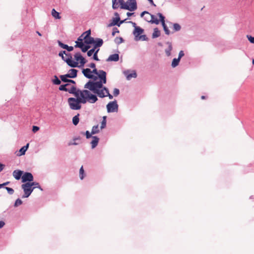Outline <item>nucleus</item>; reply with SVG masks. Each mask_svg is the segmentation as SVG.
<instances>
[{
  "label": "nucleus",
  "mask_w": 254,
  "mask_h": 254,
  "mask_svg": "<svg viewBox=\"0 0 254 254\" xmlns=\"http://www.w3.org/2000/svg\"><path fill=\"white\" fill-rule=\"evenodd\" d=\"M144 15H145L144 19L147 22L156 24H158L159 23V20H155L154 21H152L151 20V14L149 13L148 11H144L140 14L141 17H143Z\"/></svg>",
  "instance_id": "6e6552de"
},
{
  "label": "nucleus",
  "mask_w": 254,
  "mask_h": 254,
  "mask_svg": "<svg viewBox=\"0 0 254 254\" xmlns=\"http://www.w3.org/2000/svg\"><path fill=\"white\" fill-rule=\"evenodd\" d=\"M180 60L178 58H175L173 60V61H172V66L173 67H176L177 65H178L179 64V62H180Z\"/></svg>",
  "instance_id": "c756f323"
},
{
  "label": "nucleus",
  "mask_w": 254,
  "mask_h": 254,
  "mask_svg": "<svg viewBox=\"0 0 254 254\" xmlns=\"http://www.w3.org/2000/svg\"><path fill=\"white\" fill-rule=\"evenodd\" d=\"M92 134H91V132L90 133L89 131L87 130L86 132H85V135H86V137L87 138H90L91 137H92L91 135Z\"/></svg>",
  "instance_id": "3c124183"
},
{
  "label": "nucleus",
  "mask_w": 254,
  "mask_h": 254,
  "mask_svg": "<svg viewBox=\"0 0 254 254\" xmlns=\"http://www.w3.org/2000/svg\"><path fill=\"white\" fill-rule=\"evenodd\" d=\"M115 15L117 17L113 19V21L109 25V26H112L114 25H117L118 26H120V25L123 23V22H124V20H122L119 23H118V22L120 20L119 15L117 12L115 13Z\"/></svg>",
  "instance_id": "4468645a"
},
{
  "label": "nucleus",
  "mask_w": 254,
  "mask_h": 254,
  "mask_svg": "<svg viewBox=\"0 0 254 254\" xmlns=\"http://www.w3.org/2000/svg\"><path fill=\"white\" fill-rule=\"evenodd\" d=\"M83 39H85L84 42L86 44H92L95 43V40L94 38L92 37L89 36L88 38H83Z\"/></svg>",
  "instance_id": "393cba45"
},
{
  "label": "nucleus",
  "mask_w": 254,
  "mask_h": 254,
  "mask_svg": "<svg viewBox=\"0 0 254 254\" xmlns=\"http://www.w3.org/2000/svg\"><path fill=\"white\" fill-rule=\"evenodd\" d=\"M184 56V53L183 51H180V52L179 53V56H178V58L180 60H181L182 57H183Z\"/></svg>",
  "instance_id": "603ef678"
},
{
  "label": "nucleus",
  "mask_w": 254,
  "mask_h": 254,
  "mask_svg": "<svg viewBox=\"0 0 254 254\" xmlns=\"http://www.w3.org/2000/svg\"><path fill=\"white\" fill-rule=\"evenodd\" d=\"M79 114H78L77 115L75 116L72 118V123H73V124L75 126L77 125L79 123Z\"/></svg>",
  "instance_id": "c85d7f7f"
},
{
  "label": "nucleus",
  "mask_w": 254,
  "mask_h": 254,
  "mask_svg": "<svg viewBox=\"0 0 254 254\" xmlns=\"http://www.w3.org/2000/svg\"><path fill=\"white\" fill-rule=\"evenodd\" d=\"M84 91V90H81L79 89H77L76 88L73 86L70 89H68L67 92H68L70 94H73L75 96H78L81 95V93Z\"/></svg>",
  "instance_id": "2eb2a0df"
},
{
  "label": "nucleus",
  "mask_w": 254,
  "mask_h": 254,
  "mask_svg": "<svg viewBox=\"0 0 254 254\" xmlns=\"http://www.w3.org/2000/svg\"><path fill=\"white\" fill-rule=\"evenodd\" d=\"M157 15L159 16V17L160 18L159 21H160L161 22V24L163 27V29L165 32V34L168 35H169L170 33V30H169L168 28L167 27V25L165 24V17L161 13H158Z\"/></svg>",
  "instance_id": "1a4fd4ad"
},
{
  "label": "nucleus",
  "mask_w": 254,
  "mask_h": 254,
  "mask_svg": "<svg viewBox=\"0 0 254 254\" xmlns=\"http://www.w3.org/2000/svg\"><path fill=\"white\" fill-rule=\"evenodd\" d=\"M166 44L168 45V48L165 50V53L166 55L169 57L171 55V51L172 50V46L171 43L169 42H167Z\"/></svg>",
  "instance_id": "5701e85b"
},
{
  "label": "nucleus",
  "mask_w": 254,
  "mask_h": 254,
  "mask_svg": "<svg viewBox=\"0 0 254 254\" xmlns=\"http://www.w3.org/2000/svg\"><path fill=\"white\" fill-rule=\"evenodd\" d=\"M52 81L53 83L55 85H59L61 83V80L58 78L57 75L54 76V79H53Z\"/></svg>",
  "instance_id": "2f4dec72"
},
{
  "label": "nucleus",
  "mask_w": 254,
  "mask_h": 254,
  "mask_svg": "<svg viewBox=\"0 0 254 254\" xmlns=\"http://www.w3.org/2000/svg\"><path fill=\"white\" fill-rule=\"evenodd\" d=\"M92 137L93 139H92V141L91 142V147H92V148H94L95 147H96L97 146L99 140V138L96 136H92Z\"/></svg>",
  "instance_id": "6ab92c4d"
},
{
  "label": "nucleus",
  "mask_w": 254,
  "mask_h": 254,
  "mask_svg": "<svg viewBox=\"0 0 254 254\" xmlns=\"http://www.w3.org/2000/svg\"><path fill=\"white\" fill-rule=\"evenodd\" d=\"M76 98L70 97L67 99V102L70 108L73 110H79L81 108L80 104H85L87 102L94 103L98 98L96 95L93 94L88 90L84 89L81 95L75 96Z\"/></svg>",
  "instance_id": "f257e3e1"
},
{
  "label": "nucleus",
  "mask_w": 254,
  "mask_h": 254,
  "mask_svg": "<svg viewBox=\"0 0 254 254\" xmlns=\"http://www.w3.org/2000/svg\"><path fill=\"white\" fill-rule=\"evenodd\" d=\"M113 94L115 96H117L120 94V90L118 88H115L113 91Z\"/></svg>",
  "instance_id": "49530a36"
},
{
  "label": "nucleus",
  "mask_w": 254,
  "mask_h": 254,
  "mask_svg": "<svg viewBox=\"0 0 254 254\" xmlns=\"http://www.w3.org/2000/svg\"><path fill=\"white\" fill-rule=\"evenodd\" d=\"M82 34L84 36L83 38H88L91 34V31L90 30H88L84 32Z\"/></svg>",
  "instance_id": "37998d69"
},
{
  "label": "nucleus",
  "mask_w": 254,
  "mask_h": 254,
  "mask_svg": "<svg viewBox=\"0 0 254 254\" xmlns=\"http://www.w3.org/2000/svg\"><path fill=\"white\" fill-rule=\"evenodd\" d=\"M5 225V223L3 221H0V228H2Z\"/></svg>",
  "instance_id": "bf43d9fd"
},
{
  "label": "nucleus",
  "mask_w": 254,
  "mask_h": 254,
  "mask_svg": "<svg viewBox=\"0 0 254 254\" xmlns=\"http://www.w3.org/2000/svg\"><path fill=\"white\" fill-rule=\"evenodd\" d=\"M88 66L92 68H94L96 67L95 64L93 63L90 64Z\"/></svg>",
  "instance_id": "4d7b16f0"
},
{
  "label": "nucleus",
  "mask_w": 254,
  "mask_h": 254,
  "mask_svg": "<svg viewBox=\"0 0 254 254\" xmlns=\"http://www.w3.org/2000/svg\"><path fill=\"white\" fill-rule=\"evenodd\" d=\"M147 39L146 38V35H141L139 37V40H141L142 41H145Z\"/></svg>",
  "instance_id": "5fc2aeb1"
},
{
  "label": "nucleus",
  "mask_w": 254,
  "mask_h": 254,
  "mask_svg": "<svg viewBox=\"0 0 254 254\" xmlns=\"http://www.w3.org/2000/svg\"><path fill=\"white\" fill-rule=\"evenodd\" d=\"M59 46L64 49L67 50L68 52L72 51L73 50V47L72 46H68L67 45L63 43L61 41H58Z\"/></svg>",
  "instance_id": "dca6fc26"
},
{
  "label": "nucleus",
  "mask_w": 254,
  "mask_h": 254,
  "mask_svg": "<svg viewBox=\"0 0 254 254\" xmlns=\"http://www.w3.org/2000/svg\"><path fill=\"white\" fill-rule=\"evenodd\" d=\"M107 96L109 97V99H112L113 98V96L109 93V90L108 91V92H107V94H106V97H107Z\"/></svg>",
  "instance_id": "6e6d98bb"
},
{
  "label": "nucleus",
  "mask_w": 254,
  "mask_h": 254,
  "mask_svg": "<svg viewBox=\"0 0 254 254\" xmlns=\"http://www.w3.org/2000/svg\"><path fill=\"white\" fill-rule=\"evenodd\" d=\"M63 75L64 76H65L66 77H67V78H71V77H70V76H71V75H70V74H69L68 73H67V74H66Z\"/></svg>",
  "instance_id": "e2e57ef3"
},
{
  "label": "nucleus",
  "mask_w": 254,
  "mask_h": 254,
  "mask_svg": "<svg viewBox=\"0 0 254 254\" xmlns=\"http://www.w3.org/2000/svg\"><path fill=\"white\" fill-rule=\"evenodd\" d=\"M112 7L114 9H116L120 6L121 8L123 9L122 7L125 5V1L124 0H112Z\"/></svg>",
  "instance_id": "f8f14e48"
},
{
  "label": "nucleus",
  "mask_w": 254,
  "mask_h": 254,
  "mask_svg": "<svg viewBox=\"0 0 254 254\" xmlns=\"http://www.w3.org/2000/svg\"><path fill=\"white\" fill-rule=\"evenodd\" d=\"M74 59L76 61L75 62H76L77 63H78V62L79 61L81 66H83L86 63V61L81 56L80 53H79V52H77L75 54Z\"/></svg>",
  "instance_id": "ddd939ff"
},
{
  "label": "nucleus",
  "mask_w": 254,
  "mask_h": 254,
  "mask_svg": "<svg viewBox=\"0 0 254 254\" xmlns=\"http://www.w3.org/2000/svg\"><path fill=\"white\" fill-rule=\"evenodd\" d=\"M90 48V46L89 45H84L82 48H81V51L85 53L88 51V50Z\"/></svg>",
  "instance_id": "a19ab883"
},
{
  "label": "nucleus",
  "mask_w": 254,
  "mask_h": 254,
  "mask_svg": "<svg viewBox=\"0 0 254 254\" xmlns=\"http://www.w3.org/2000/svg\"><path fill=\"white\" fill-rule=\"evenodd\" d=\"M99 131L100 130L99 129L98 125L94 126L92 127V131H91V134H94L97 133L99 132Z\"/></svg>",
  "instance_id": "7c9ffc66"
},
{
  "label": "nucleus",
  "mask_w": 254,
  "mask_h": 254,
  "mask_svg": "<svg viewBox=\"0 0 254 254\" xmlns=\"http://www.w3.org/2000/svg\"><path fill=\"white\" fill-rule=\"evenodd\" d=\"M247 37L249 41L252 43H254V37L250 35H247Z\"/></svg>",
  "instance_id": "8fccbe9b"
},
{
  "label": "nucleus",
  "mask_w": 254,
  "mask_h": 254,
  "mask_svg": "<svg viewBox=\"0 0 254 254\" xmlns=\"http://www.w3.org/2000/svg\"><path fill=\"white\" fill-rule=\"evenodd\" d=\"M69 84L66 83L65 84L62 85L59 87V90L61 91H67L68 89L66 88V86H68Z\"/></svg>",
  "instance_id": "473e14b6"
},
{
  "label": "nucleus",
  "mask_w": 254,
  "mask_h": 254,
  "mask_svg": "<svg viewBox=\"0 0 254 254\" xmlns=\"http://www.w3.org/2000/svg\"><path fill=\"white\" fill-rule=\"evenodd\" d=\"M123 9L128 10L130 11H134L137 9V3L136 0H127L125 2V5L122 7Z\"/></svg>",
  "instance_id": "39448f33"
},
{
  "label": "nucleus",
  "mask_w": 254,
  "mask_h": 254,
  "mask_svg": "<svg viewBox=\"0 0 254 254\" xmlns=\"http://www.w3.org/2000/svg\"><path fill=\"white\" fill-rule=\"evenodd\" d=\"M173 29L175 31H179L181 30V27L178 23H174L173 24Z\"/></svg>",
  "instance_id": "c9c22d12"
},
{
  "label": "nucleus",
  "mask_w": 254,
  "mask_h": 254,
  "mask_svg": "<svg viewBox=\"0 0 254 254\" xmlns=\"http://www.w3.org/2000/svg\"><path fill=\"white\" fill-rule=\"evenodd\" d=\"M67 82H70V83H72L73 84H75V82L74 80H71V79H68V81H67Z\"/></svg>",
  "instance_id": "69168bd1"
},
{
  "label": "nucleus",
  "mask_w": 254,
  "mask_h": 254,
  "mask_svg": "<svg viewBox=\"0 0 254 254\" xmlns=\"http://www.w3.org/2000/svg\"><path fill=\"white\" fill-rule=\"evenodd\" d=\"M4 165L0 163V172L3 170L4 169Z\"/></svg>",
  "instance_id": "052dcab7"
},
{
  "label": "nucleus",
  "mask_w": 254,
  "mask_h": 254,
  "mask_svg": "<svg viewBox=\"0 0 254 254\" xmlns=\"http://www.w3.org/2000/svg\"><path fill=\"white\" fill-rule=\"evenodd\" d=\"M119 33V30H118V29L116 27L113 28L112 33V36H114L116 33Z\"/></svg>",
  "instance_id": "de8ad7c7"
},
{
  "label": "nucleus",
  "mask_w": 254,
  "mask_h": 254,
  "mask_svg": "<svg viewBox=\"0 0 254 254\" xmlns=\"http://www.w3.org/2000/svg\"><path fill=\"white\" fill-rule=\"evenodd\" d=\"M59 56L62 58V59L66 63V64L71 67H75L78 66V64L76 62H74L72 60V56L70 54H66V56L67 58L65 59L63 54L60 52L59 54Z\"/></svg>",
  "instance_id": "7ed1b4c3"
},
{
  "label": "nucleus",
  "mask_w": 254,
  "mask_h": 254,
  "mask_svg": "<svg viewBox=\"0 0 254 254\" xmlns=\"http://www.w3.org/2000/svg\"><path fill=\"white\" fill-rule=\"evenodd\" d=\"M76 45L74 46L75 48H81L84 45V43L82 42H75Z\"/></svg>",
  "instance_id": "4c0bfd02"
},
{
  "label": "nucleus",
  "mask_w": 254,
  "mask_h": 254,
  "mask_svg": "<svg viewBox=\"0 0 254 254\" xmlns=\"http://www.w3.org/2000/svg\"><path fill=\"white\" fill-rule=\"evenodd\" d=\"M84 173L83 166H82L79 170V177L81 180H83L84 178Z\"/></svg>",
  "instance_id": "ea45409f"
},
{
  "label": "nucleus",
  "mask_w": 254,
  "mask_h": 254,
  "mask_svg": "<svg viewBox=\"0 0 254 254\" xmlns=\"http://www.w3.org/2000/svg\"><path fill=\"white\" fill-rule=\"evenodd\" d=\"M149 2L150 3V4L152 5H154V6H156L155 4H154L153 0H149Z\"/></svg>",
  "instance_id": "338daca9"
},
{
  "label": "nucleus",
  "mask_w": 254,
  "mask_h": 254,
  "mask_svg": "<svg viewBox=\"0 0 254 254\" xmlns=\"http://www.w3.org/2000/svg\"><path fill=\"white\" fill-rule=\"evenodd\" d=\"M92 74L94 73L98 75V77L100 79V81H103L104 84L106 83V72L103 70H99V71L96 68H93L91 70Z\"/></svg>",
  "instance_id": "423d86ee"
},
{
  "label": "nucleus",
  "mask_w": 254,
  "mask_h": 254,
  "mask_svg": "<svg viewBox=\"0 0 254 254\" xmlns=\"http://www.w3.org/2000/svg\"><path fill=\"white\" fill-rule=\"evenodd\" d=\"M107 109L108 113H113L118 111V105L116 100L110 102L107 105Z\"/></svg>",
  "instance_id": "0eeeda50"
},
{
  "label": "nucleus",
  "mask_w": 254,
  "mask_h": 254,
  "mask_svg": "<svg viewBox=\"0 0 254 254\" xmlns=\"http://www.w3.org/2000/svg\"><path fill=\"white\" fill-rule=\"evenodd\" d=\"M103 81L95 82L90 80L85 84L84 88L88 89L100 98H104L106 97L108 89L103 86Z\"/></svg>",
  "instance_id": "f03ea898"
},
{
  "label": "nucleus",
  "mask_w": 254,
  "mask_h": 254,
  "mask_svg": "<svg viewBox=\"0 0 254 254\" xmlns=\"http://www.w3.org/2000/svg\"><path fill=\"white\" fill-rule=\"evenodd\" d=\"M61 80L64 82H67L68 81V79L65 76H64L63 75H61L60 76Z\"/></svg>",
  "instance_id": "09e8293b"
},
{
  "label": "nucleus",
  "mask_w": 254,
  "mask_h": 254,
  "mask_svg": "<svg viewBox=\"0 0 254 254\" xmlns=\"http://www.w3.org/2000/svg\"><path fill=\"white\" fill-rule=\"evenodd\" d=\"M106 117L104 116L103 117V120L101 122V129H103L106 127Z\"/></svg>",
  "instance_id": "e433bc0d"
},
{
  "label": "nucleus",
  "mask_w": 254,
  "mask_h": 254,
  "mask_svg": "<svg viewBox=\"0 0 254 254\" xmlns=\"http://www.w3.org/2000/svg\"><path fill=\"white\" fill-rule=\"evenodd\" d=\"M84 36L83 35V34H82L78 38L77 40L76 41L82 42L83 40H85V39H83Z\"/></svg>",
  "instance_id": "864d4df0"
},
{
  "label": "nucleus",
  "mask_w": 254,
  "mask_h": 254,
  "mask_svg": "<svg viewBox=\"0 0 254 254\" xmlns=\"http://www.w3.org/2000/svg\"><path fill=\"white\" fill-rule=\"evenodd\" d=\"M99 49H97V50H95V52L93 53V59L95 60V61H99V59H98V56H97V54H98V52H99Z\"/></svg>",
  "instance_id": "58836bf2"
},
{
  "label": "nucleus",
  "mask_w": 254,
  "mask_h": 254,
  "mask_svg": "<svg viewBox=\"0 0 254 254\" xmlns=\"http://www.w3.org/2000/svg\"><path fill=\"white\" fill-rule=\"evenodd\" d=\"M52 15L56 19H60L61 16L60 13L57 12L55 9L52 10Z\"/></svg>",
  "instance_id": "cd10ccee"
},
{
  "label": "nucleus",
  "mask_w": 254,
  "mask_h": 254,
  "mask_svg": "<svg viewBox=\"0 0 254 254\" xmlns=\"http://www.w3.org/2000/svg\"><path fill=\"white\" fill-rule=\"evenodd\" d=\"M151 19L152 21H154L155 20H158L156 17L155 15H153V14H151Z\"/></svg>",
  "instance_id": "680f3d73"
},
{
  "label": "nucleus",
  "mask_w": 254,
  "mask_h": 254,
  "mask_svg": "<svg viewBox=\"0 0 254 254\" xmlns=\"http://www.w3.org/2000/svg\"><path fill=\"white\" fill-rule=\"evenodd\" d=\"M119 60V56L118 54L111 55L106 60L107 62L114 61L117 62Z\"/></svg>",
  "instance_id": "a211bd4d"
},
{
  "label": "nucleus",
  "mask_w": 254,
  "mask_h": 254,
  "mask_svg": "<svg viewBox=\"0 0 254 254\" xmlns=\"http://www.w3.org/2000/svg\"><path fill=\"white\" fill-rule=\"evenodd\" d=\"M125 73L126 75L127 79V80H130L132 77L135 78L137 76L136 73L134 71H133L132 73L129 74H127V72H125Z\"/></svg>",
  "instance_id": "a878e982"
},
{
  "label": "nucleus",
  "mask_w": 254,
  "mask_h": 254,
  "mask_svg": "<svg viewBox=\"0 0 254 254\" xmlns=\"http://www.w3.org/2000/svg\"><path fill=\"white\" fill-rule=\"evenodd\" d=\"M21 188L23 190L24 194L22 196V198H26L28 197L32 192L35 187H33L31 185H30V183H26L21 185Z\"/></svg>",
  "instance_id": "20e7f679"
},
{
  "label": "nucleus",
  "mask_w": 254,
  "mask_h": 254,
  "mask_svg": "<svg viewBox=\"0 0 254 254\" xmlns=\"http://www.w3.org/2000/svg\"><path fill=\"white\" fill-rule=\"evenodd\" d=\"M22 174L23 171L19 170H14L12 173L13 176L17 180H19L21 178Z\"/></svg>",
  "instance_id": "f3484780"
},
{
  "label": "nucleus",
  "mask_w": 254,
  "mask_h": 254,
  "mask_svg": "<svg viewBox=\"0 0 254 254\" xmlns=\"http://www.w3.org/2000/svg\"><path fill=\"white\" fill-rule=\"evenodd\" d=\"M9 183V182H6L3 184H1V185L2 186V187H3L4 186L7 185Z\"/></svg>",
  "instance_id": "0e129e2a"
},
{
  "label": "nucleus",
  "mask_w": 254,
  "mask_h": 254,
  "mask_svg": "<svg viewBox=\"0 0 254 254\" xmlns=\"http://www.w3.org/2000/svg\"><path fill=\"white\" fill-rule=\"evenodd\" d=\"M143 32V30L139 27L135 26L134 30L133 32L134 35L137 37L139 35Z\"/></svg>",
  "instance_id": "412c9836"
},
{
  "label": "nucleus",
  "mask_w": 254,
  "mask_h": 254,
  "mask_svg": "<svg viewBox=\"0 0 254 254\" xmlns=\"http://www.w3.org/2000/svg\"><path fill=\"white\" fill-rule=\"evenodd\" d=\"M94 44V48L96 49L97 48L100 47L103 45V41L102 39L96 38L95 40V43Z\"/></svg>",
  "instance_id": "aec40b11"
},
{
  "label": "nucleus",
  "mask_w": 254,
  "mask_h": 254,
  "mask_svg": "<svg viewBox=\"0 0 254 254\" xmlns=\"http://www.w3.org/2000/svg\"><path fill=\"white\" fill-rule=\"evenodd\" d=\"M30 185H31L33 187H35V188H39V189H40L41 190H43V189L41 188V187H40L39 184L38 183H37V182H32V183H30Z\"/></svg>",
  "instance_id": "f704fd0d"
},
{
  "label": "nucleus",
  "mask_w": 254,
  "mask_h": 254,
  "mask_svg": "<svg viewBox=\"0 0 254 254\" xmlns=\"http://www.w3.org/2000/svg\"><path fill=\"white\" fill-rule=\"evenodd\" d=\"M77 70L75 69H70L68 71V73L70 74L71 78H75L77 76Z\"/></svg>",
  "instance_id": "b1692460"
},
{
  "label": "nucleus",
  "mask_w": 254,
  "mask_h": 254,
  "mask_svg": "<svg viewBox=\"0 0 254 254\" xmlns=\"http://www.w3.org/2000/svg\"><path fill=\"white\" fill-rule=\"evenodd\" d=\"M29 147V143H27L25 146H23L20 149L19 152V156L23 155L25 154V152L27 150Z\"/></svg>",
  "instance_id": "4be33fe9"
},
{
  "label": "nucleus",
  "mask_w": 254,
  "mask_h": 254,
  "mask_svg": "<svg viewBox=\"0 0 254 254\" xmlns=\"http://www.w3.org/2000/svg\"><path fill=\"white\" fill-rule=\"evenodd\" d=\"M133 14V13L127 12V15L128 16H131V15H132Z\"/></svg>",
  "instance_id": "774afa93"
},
{
  "label": "nucleus",
  "mask_w": 254,
  "mask_h": 254,
  "mask_svg": "<svg viewBox=\"0 0 254 254\" xmlns=\"http://www.w3.org/2000/svg\"><path fill=\"white\" fill-rule=\"evenodd\" d=\"M95 49H96L93 47L92 49H91V50L87 51V56L88 57L91 56L92 55V54H93V53L95 52Z\"/></svg>",
  "instance_id": "c03bdc74"
},
{
  "label": "nucleus",
  "mask_w": 254,
  "mask_h": 254,
  "mask_svg": "<svg viewBox=\"0 0 254 254\" xmlns=\"http://www.w3.org/2000/svg\"><path fill=\"white\" fill-rule=\"evenodd\" d=\"M5 189L7 190L8 193L9 194H12L14 193V190L13 189L8 188V187H5Z\"/></svg>",
  "instance_id": "a18cd8bd"
},
{
  "label": "nucleus",
  "mask_w": 254,
  "mask_h": 254,
  "mask_svg": "<svg viewBox=\"0 0 254 254\" xmlns=\"http://www.w3.org/2000/svg\"><path fill=\"white\" fill-rule=\"evenodd\" d=\"M114 41L116 44L119 45L123 42L124 40H123V38H122V37H117L115 39Z\"/></svg>",
  "instance_id": "72a5a7b5"
},
{
  "label": "nucleus",
  "mask_w": 254,
  "mask_h": 254,
  "mask_svg": "<svg viewBox=\"0 0 254 254\" xmlns=\"http://www.w3.org/2000/svg\"><path fill=\"white\" fill-rule=\"evenodd\" d=\"M160 36V31L158 30L157 28H155L154 29L153 33L152 34V38H155L159 37Z\"/></svg>",
  "instance_id": "bb28decb"
},
{
  "label": "nucleus",
  "mask_w": 254,
  "mask_h": 254,
  "mask_svg": "<svg viewBox=\"0 0 254 254\" xmlns=\"http://www.w3.org/2000/svg\"><path fill=\"white\" fill-rule=\"evenodd\" d=\"M39 129V127H37V126H33V132H36L37 131H38V130Z\"/></svg>",
  "instance_id": "13d9d810"
},
{
  "label": "nucleus",
  "mask_w": 254,
  "mask_h": 254,
  "mask_svg": "<svg viewBox=\"0 0 254 254\" xmlns=\"http://www.w3.org/2000/svg\"><path fill=\"white\" fill-rule=\"evenodd\" d=\"M22 182L23 183H27V182H28L29 183H31L30 182H32L33 181V176L32 174L31 173L29 172H26L22 176Z\"/></svg>",
  "instance_id": "9b49d317"
},
{
  "label": "nucleus",
  "mask_w": 254,
  "mask_h": 254,
  "mask_svg": "<svg viewBox=\"0 0 254 254\" xmlns=\"http://www.w3.org/2000/svg\"><path fill=\"white\" fill-rule=\"evenodd\" d=\"M82 73L84 76L89 79H93L96 80L97 77L92 74L91 70L90 68H85L82 70Z\"/></svg>",
  "instance_id": "9d476101"
},
{
  "label": "nucleus",
  "mask_w": 254,
  "mask_h": 254,
  "mask_svg": "<svg viewBox=\"0 0 254 254\" xmlns=\"http://www.w3.org/2000/svg\"><path fill=\"white\" fill-rule=\"evenodd\" d=\"M22 203V200L20 198H18L16 200L15 203H14V206H18L20 205H21Z\"/></svg>",
  "instance_id": "79ce46f5"
}]
</instances>
